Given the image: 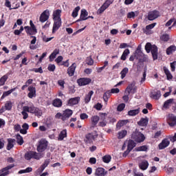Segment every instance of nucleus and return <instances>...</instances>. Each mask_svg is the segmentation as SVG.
Masks as SVG:
<instances>
[{
  "mask_svg": "<svg viewBox=\"0 0 176 176\" xmlns=\"http://www.w3.org/2000/svg\"><path fill=\"white\" fill-rule=\"evenodd\" d=\"M25 111H27L29 113H34L36 107L32 102H29L28 106H24Z\"/></svg>",
  "mask_w": 176,
  "mask_h": 176,
  "instance_id": "obj_23",
  "label": "nucleus"
},
{
  "mask_svg": "<svg viewBox=\"0 0 176 176\" xmlns=\"http://www.w3.org/2000/svg\"><path fill=\"white\" fill-rule=\"evenodd\" d=\"M67 137V129H64L58 135V140L63 141Z\"/></svg>",
  "mask_w": 176,
  "mask_h": 176,
  "instance_id": "obj_31",
  "label": "nucleus"
},
{
  "mask_svg": "<svg viewBox=\"0 0 176 176\" xmlns=\"http://www.w3.org/2000/svg\"><path fill=\"white\" fill-rule=\"evenodd\" d=\"M164 72H165L168 80L173 79V75H171L170 70H168L166 67H164Z\"/></svg>",
  "mask_w": 176,
  "mask_h": 176,
  "instance_id": "obj_43",
  "label": "nucleus"
},
{
  "mask_svg": "<svg viewBox=\"0 0 176 176\" xmlns=\"http://www.w3.org/2000/svg\"><path fill=\"white\" fill-rule=\"evenodd\" d=\"M63 60H64L63 56H59L55 59V62L56 63V64H58V65H60V64L62 63Z\"/></svg>",
  "mask_w": 176,
  "mask_h": 176,
  "instance_id": "obj_57",
  "label": "nucleus"
},
{
  "mask_svg": "<svg viewBox=\"0 0 176 176\" xmlns=\"http://www.w3.org/2000/svg\"><path fill=\"white\" fill-rule=\"evenodd\" d=\"M129 54L130 50L129 49L125 50L121 56V60H122V61H126V58Z\"/></svg>",
  "mask_w": 176,
  "mask_h": 176,
  "instance_id": "obj_42",
  "label": "nucleus"
},
{
  "mask_svg": "<svg viewBox=\"0 0 176 176\" xmlns=\"http://www.w3.org/2000/svg\"><path fill=\"white\" fill-rule=\"evenodd\" d=\"M145 50L147 53L151 52L153 60H157V47L156 45H152L151 43H147L145 45Z\"/></svg>",
  "mask_w": 176,
  "mask_h": 176,
  "instance_id": "obj_2",
  "label": "nucleus"
},
{
  "mask_svg": "<svg viewBox=\"0 0 176 176\" xmlns=\"http://www.w3.org/2000/svg\"><path fill=\"white\" fill-rule=\"evenodd\" d=\"M124 108H126V104L124 103H121L118 106L117 111L118 112H122Z\"/></svg>",
  "mask_w": 176,
  "mask_h": 176,
  "instance_id": "obj_55",
  "label": "nucleus"
},
{
  "mask_svg": "<svg viewBox=\"0 0 176 176\" xmlns=\"http://www.w3.org/2000/svg\"><path fill=\"white\" fill-rule=\"evenodd\" d=\"M140 108L133 110H130L129 111H128V115L129 116H136V115H138V113H140Z\"/></svg>",
  "mask_w": 176,
  "mask_h": 176,
  "instance_id": "obj_39",
  "label": "nucleus"
},
{
  "mask_svg": "<svg viewBox=\"0 0 176 176\" xmlns=\"http://www.w3.org/2000/svg\"><path fill=\"white\" fill-rule=\"evenodd\" d=\"M86 64H87V65H93L94 64V60H93L91 56L87 58Z\"/></svg>",
  "mask_w": 176,
  "mask_h": 176,
  "instance_id": "obj_53",
  "label": "nucleus"
},
{
  "mask_svg": "<svg viewBox=\"0 0 176 176\" xmlns=\"http://www.w3.org/2000/svg\"><path fill=\"white\" fill-rule=\"evenodd\" d=\"M79 10H80V6H77L74 9L72 14V16L74 17V19H75V17H78V13H79Z\"/></svg>",
  "mask_w": 176,
  "mask_h": 176,
  "instance_id": "obj_47",
  "label": "nucleus"
},
{
  "mask_svg": "<svg viewBox=\"0 0 176 176\" xmlns=\"http://www.w3.org/2000/svg\"><path fill=\"white\" fill-rule=\"evenodd\" d=\"M72 113H74V111H72V110L69 109H65L63 113V120H67V119L71 118V116H72Z\"/></svg>",
  "mask_w": 176,
  "mask_h": 176,
  "instance_id": "obj_19",
  "label": "nucleus"
},
{
  "mask_svg": "<svg viewBox=\"0 0 176 176\" xmlns=\"http://www.w3.org/2000/svg\"><path fill=\"white\" fill-rule=\"evenodd\" d=\"M170 39V36L168 34H164L161 36V40L164 42H167Z\"/></svg>",
  "mask_w": 176,
  "mask_h": 176,
  "instance_id": "obj_59",
  "label": "nucleus"
},
{
  "mask_svg": "<svg viewBox=\"0 0 176 176\" xmlns=\"http://www.w3.org/2000/svg\"><path fill=\"white\" fill-rule=\"evenodd\" d=\"M128 74H129V69L127 67L123 68L122 70L120 73L121 79H124V78H126V76Z\"/></svg>",
  "mask_w": 176,
  "mask_h": 176,
  "instance_id": "obj_35",
  "label": "nucleus"
},
{
  "mask_svg": "<svg viewBox=\"0 0 176 176\" xmlns=\"http://www.w3.org/2000/svg\"><path fill=\"white\" fill-rule=\"evenodd\" d=\"M47 69H48V71H50L51 72H54V71L56 70V65H49Z\"/></svg>",
  "mask_w": 176,
  "mask_h": 176,
  "instance_id": "obj_61",
  "label": "nucleus"
},
{
  "mask_svg": "<svg viewBox=\"0 0 176 176\" xmlns=\"http://www.w3.org/2000/svg\"><path fill=\"white\" fill-rule=\"evenodd\" d=\"M138 167L140 170H142V171H145V170H148L149 167V162H148L146 160H141L138 164Z\"/></svg>",
  "mask_w": 176,
  "mask_h": 176,
  "instance_id": "obj_12",
  "label": "nucleus"
},
{
  "mask_svg": "<svg viewBox=\"0 0 176 176\" xmlns=\"http://www.w3.org/2000/svg\"><path fill=\"white\" fill-rule=\"evenodd\" d=\"M28 111H25V109L23 107V111H21V114L23 115V119L25 120L28 118Z\"/></svg>",
  "mask_w": 176,
  "mask_h": 176,
  "instance_id": "obj_58",
  "label": "nucleus"
},
{
  "mask_svg": "<svg viewBox=\"0 0 176 176\" xmlns=\"http://www.w3.org/2000/svg\"><path fill=\"white\" fill-rule=\"evenodd\" d=\"M80 101V97H76L70 98L67 102L69 107H74V105H78Z\"/></svg>",
  "mask_w": 176,
  "mask_h": 176,
  "instance_id": "obj_18",
  "label": "nucleus"
},
{
  "mask_svg": "<svg viewBox=\"0 0 176 176\" xmlns=\"http://www.w3.org/2000/svg\"><path fill=\"white\" fill-rule=\"evenodd\" d=\"M148 150V147L146 146H140L139 147L135 148V151L137 152H142Z\"/></svg>",
  "mask_w": 176,
  "mask_h": 176,
  "instance_id": "obj_52",
  "label": "nucleus"
},
{
  "mask_svg": "<svg viewBox=\"0 0 176 176\" xmlns=\"http://www.w3.org/2000/svg\"><path fill=\"white\" fill-rule=\"evenodd\" d=\"M111 159H112V157H111V155H106L102 157V162H104V163H109V162H111Z\"/></svg>",
  "mask_w": 176,
  "mask_h": 176,
  "instance_id": "obj_50",
  "label": "nucleus"
},
{
  "mask_svg": "<svg viewBox=\"0 0 176 176\" xmlns=\"http://www.w3.org/2000/svg\"><path fill=\"white\" fill-rule=\"evenodd\" d=\"M8 145H7V150L10 151L14 146V144H16V140L12 139V138H8Z\"/></svg>",
  "mask_w": 176,
  "mask_h": 176,
  "instance_id": "obj_26",
  "label": "nucleus"
},
{
  "mask_svg": "<svg viewBox=\"0 0 176 176\" xmlns=\"http://www.w3.org/2000/svg\"><path fill=\"white\" fill-rule=\"evenodd\" d=\"M170 145V140L168 139H164L161 143L158 145L159 149H164Z\"/></svg>",
  "mask_w": 176,
  "mask_h": 176,
  "instance_id": "obj_24",
  "label": "nucleus"
},
{
  "mask_svg": "<svg viewBox=\"0 0 176 176\" xmlns=\"http://www.w3.org/2000/svg\"><path fill=\"white\" fill-rule=\"evenodd\" d=\"M52 19L54 21L52 34H56L63 24V21H61V10H56L54 11Z\"/></svg>",
  "mask_w": 176,
  "mask_h": 176,
  "instance_id": "obj_1",
  "label": "nucleus"
},
{
  "mask_svg": "<svg viewBox=\"0 0 176 176\" xmlns=\"http://www.w3.org/2000/svg\"><path fill=\"white\" fill-rule=\"evenodd\" d=\"M149 122V119L148 118H141L140 120L138 122L139 126H142V127H145V126L148 125V122Z\"/></svg>",
  "mask_w": 176,
  "mask_h": 176,
  "instance_id": "obj_29",
  "label": "nucleus"
},
{
  "mask_svg": "<svg viewBox=\"0 0 176 176\" xmlns=\"http://www.w3.org/2000/svg\"><path fill=\"white\" fill-rule=\"evenodd\" d=\"M156 25V23H151L148 25L146 26V28L143 29L144 34H146V35H151V34H153V32H152L153 28H155Z\"/></svg>",
  "mask_w": 176,
  "mask_h": 176,
  "instance_id": "obj_13",
  "label": "nucleus"
},
{
  "mask_svg": "<svg viewBox=\"0 0 176 176\" xmlns=\"http://www.w3.org/2000/svg\"><path fill=\"white\" fill-rule=\"evenodd\" d=\"M49 17H50V12L49 10H45L43 12L41 13L39 21L41 23H45L49 20Z\"/></svg>",
  "mask_w": 176,
  "mask_h": 176,
  "instance_id": "obj_9",
  "label": "nucleus"
},
{
  "mask_svg": "<svg viewBox=\"0 0 176 176\" xmlns=\"http://www.w3.org/2000/svg\"><path fill=\"white\" fill-rule=\"evenodd\" d=\"M106 118L107 113H104L100 115V120L102 121L99 122L98 126L100 127H105L107 126V121H105Z\"/></svg>",
  "mask_w": 176,
  "mask_h": 176,
  "instance_id": "obj_25",
  "label": "nucleus"
},
{
  "mask_svg": "<svg viewBox=\"0 0 176 176\" xmlns=\"http://www.w3.org/2000/svg\"><path fill=\"white\" fill-rule=\"evenodd\" d=\"M52 104L54 105V107H56L57 108H60V107H61L63 105V102L60 99H55L53 101Z\"/></svg>",
  "mask_w": 176,
  "mask_h": 176,
  "instance_id": "obj_44",
  "label": "nucleus"
},
{
  "mask_svg": "<svg viewBox=\"0 0 176 176\" xmlns=\"http://www.w3.org/2000/svg\"><path fill=\"white\" fill-rule=\"evenodd\" d=\"M113 3V0H106L104 3L97 10V14H102Z\"/></svg>",
  "mask_w": 176,
  "mask_h": 176,
  "instance_id": "obj_4",
  "label": "nucleus"
},
{
  "mask_svg": "<svg viewBox=\"0 0 176 176\" xmlns=\"http://www.w3.org/2000/svg\"><path fill=\"white\" fill-rule=\"evenodd\" d=\"M42 157H43V156L41 153H36L35 151H28L25 154V160H30L31 159L39 160V159H42Z\"/></svg>",
  "mask_w": 176,
  "mask_h": 176,
  "instance_id": "obj_3",
  "label": "nucleus"
},
{
  "mask_svg": "<svg viewBox=\"0 0 176 176\" xmlns=\"http://www.w3.org/2000/svg\"><path fill=\"white\" fill-rule=\"evenodd\" d=\"M12 104L11 101H7L5 104V108L7 111L12 109Z\"/></svg>",
  "mask_w": 176,
  "mask_h": 176,
  "instance_id": "obj_54",
  "label": "nucleus"
},
{
  "mask_svg": "<svg viewBox=\"0 0 176 176\" xmlns=\"http://www.w3.org/2000/svg\"><path fill=\"white\" fill-rule=\"evenodd\" d=\"M8 78H9V76H8V74H6L0 78V87L3 86L5 85L6 82V80H8Z\"/></svg>",
  "mask_w": 176,
  "mask_h": 176,
  "instance_id": "obj_48",
  "label": "nucleus"
},
{
  "mask_svg": "<svg viewBox=\"0 0 176 176\" xmlns=\"http://www.w3.org/2000/svg\"><path fill=\"white\" fill-rule=\"evenodd\" d=\"M99 121L100 117H98V116H94L91 118V122L93 127H96Z\"/></svg>",
  "mask_w": 176,
  "mask_h": 176,
  "instance_id": "obj_30",
  "label": "nucleus"
},
{
  "mask_svg": "<svg viewBox=\"0 0 176 176\" xmlns=\"http://www.w3.org/2000/svg\"><path fill=\"white\" fill-rule=\"evenodd\" d=\"M162 94H160V91H157L156 92H152L150 95V97L154 100H159Z\"/></svg>",
  "mask_w": 176,
  "mask_h": 176,
  "instance_id": "obj_32",
  "label": "nucleus"
},
{
  "mask_svg": "<svg viewBox=\"0 0 176 176\" xmlns=\"http://www.w3.org/2000/svg\"><path fill=\"white\" fill-rule=\"evenodd\" d=\"M109 97H111V91H107L103 95V99L105 101V102H108V98H109Z\"/></svg>",
  "mask_w": 176,
  "mask_h": 176,
  "instance_id": "obj_51",
  "label": "nucleus"
},
{
  "mask_svg": "<svg viewBox=\"0 0 176 176\" xmlns=\"http://www.w3.org/2000/svg\"><path fill=\"white\" fill-rule=\"evenodd\" d=\"M15 91H16V88H12L7 91H4L1 96V100H3V98H5L6 97H8V96H10L11 93Z\"/></svg>",
  "mask_w": 176,
  "mask_h": 176,
  "instance_id": "obj_38",
  "label": "nucleus"
},
{
  "mask_svg": "<svg viewBox=\"0 0 176 176\" xmlns=\"http://www.w3.org/2000/svg\"><path fill=\"white\" fill-rule=\"evenodd\" d=\"M94 94V92L93 91H90L85 98V104H88V102H90V100H91V96Z\"/></svg>",
  "mask_w": 176,
  "mask_h": 176,
  "instance_id": "obj_36",
  "label": "nucleus"
},
{
  "mask_svg": "<svg viewBox=\"0 0 176 176\" xmlns=\"http://www.w3.org/2000/svg\"><path fill=\"white\" fill-rule=\"evenodd\" d=\"M146 79V69H144V72L142 74V77L141 78L140 80V84L142 85V83H144V82H145Z\"/></svg>",
  "mask_w": 176,
  "mask_h": 176,
  "instance_id": "obj_56",
  "label": "nucleus"
},
{
  "mask_svg": "<svg viewBox=\"0 0 176 176\" xmlns=\"http://www.w3.org/2000/svg\"><path fill=\"white\" fill-rule=\"evenodd\" d=\"M159 16H160V13L159 12V11L153 10V11L148 12V20L152 21L153 20L157 19V17H159Z\"/></svg>",
  "mask_w": 176,
  "mask_h": 176,
  "instance_id": "obj_14",
  "label": "nucleus"
},
{
  "mask_svg": "<svg viewBox=\"0 0 176 176\" xmlns=\"http://www.w3.org/2000/svg\"><path fill=\"white\" fill-rule=\"evenodd\" d=\"M33 113L35 115V116H37V118H41L43 113L42 112V110L36 107V108H34Z\"/></svg>",
  "mask_w": 176,
  "mask_h": 176,
  "instance_id": "obj_41",
  "label": "nucleus"
},
{
  "mask_svg": "<svg viewBox=\"0 0 176 176\" xmlns=\"http://www.w3.org/2000/svg\"><path fill=\"white\" fill-rule=\"evenodd\" d=\"M89 16V12L85 9L81 10L80 19L77 20V22L79 21H85V20H87L89 19L87 16Z\"/></svg>",
  "mask_w": 176,
  "mask_h": 176,
  "instance_id": "obj_17",
  "label": "nucleus"
},
{
  "mask_svg": "<svg viewBox=\"0 0 176 176\" xmlns=\"http://www.w3.org/2000/svg\"><path fill=\"white\" fill-rule=\"evenodd\" d=\"M129 123V120H120L116 124L117 129L118 130H120V127H123V126H126V124Z\"/></svg>",
  "mask_w": 176,
  "mask_h": 176,
  "instance_id": "obj_34",
  "label": "nucleus"
},
{
  "mask_svg": "<svg viewBox=\"0 0 176 176\" xmlns=\"http://www.w3.org/2000/svg\"><path fill=\"white\" fill-rule=\"evenodd\" d=\"M134 148H135V142L133 140H129L127 142V150L123 153V157H126Z\"/></svg>",
  "mask_w": 176,
  "mask_h": 176,
  "instance_id": "obj_7",
  "label": "nucleus"
},
{
  "mask_svg": "<svg viewBox=\"0 0 176 176\" xmlns=\"http://www.w3.org/2000/svg\"><path fill=\"white\" fill-rule=\"evenodd\" d=\"M173 101H174V99H169L166 100L164 104V108H165L166 109L170 108V106L173 104L174 103Z\"/></svg>",
  "mask_w": 176,
  "mask_h": 176,
  "instance_id": "obj_37",
  "label": "nucleus"
},
{
  "mask_svg": "<svg viewBox=\"0 0 176 176\" xmlns=\"http://www.w3.org/2000/svg\"><path fill=\"white\" fill-rule=\"evenodd\" d=\"M167 123L170 127H174L176 124V116L173 114H168L166 117Z\"/></svg>",
  "mask_w": 176,
  "mask_h": 176,
  "instance_id": "obj_10",
  "label": "nucleus"
},
{
  "mask_svg": "<svg viewBox=\"0 0 176 176\" xmlns=\"http://www.w3.org/2000/svg\"><path fill=\"white\" fill-rule=\"evenodd\" d=\"M175 65H176V61H173V63H170V68L173 72L175 71Z\"/></svg>",
  "mask_w": 176,
  "mask_h": 176,
  "instance_id": "obj_64",
  "label": "nucleus"
},
{
  "mask_svg": "<svg viewBox=\"0 0 176 176\" xmlns=\"http://www.w3.org/2000/svg\"><path fill=\"white\" fill-rule=\"evenodd\" d=\"M29 93L28 94V97L29 98H34V97H36V89L33 86H30L28 88Z\"/></svg>",
  "mask_w": 176,
  "mask_h": 176,
  "instance_id": "obj_16",
  "label": "nucleus"
},
{
  "mask_svg": "<svg viewBox=\"0 0 176 176\" xmlns=\"http://www.w3.org/2000/svg\"><path fill=\"white\" fill-rule=\"evenodd\" d=\"M76 69V63H74L67 69V74L69 75V76H74V75H75Z\"/></svg>",
  "mask_w": 176,
  "mask_h": 176,
  "instance_id": "obj_20",
  "label": "nucleus"
},
{
  "mask_svg": "<svg viewBox=\"0 0 176 176\" xmlns=\"http://www.w3.org/2000/svg\"><path fill=\"white\" fill-rule=\"evenodd\" d=\"M24 29L26 31L28 35H35L38 32L36 31V28H30V26H25Z\"/></svg>",
  "mask_w": 176,
  "mask_h": 176,
  "instance_id": "obj_21",
  "label": "nucleus"
},
{
  "mask_svg": "<svg viewBox=\"0 0 176 176\" xmlns=\"http://www.w3.org/2000/svg\"><path fill=\"white\" fill-rule=\"evenodd\" d=\"M13 167H14V164H11L3 168L1 170H0V176L9 175V170H11V168H13Z\"/></svg>",
  "mask_w": 176,
  "mask_h": 176,
  "instance_id": "obj_15",
  "label": "nucleus"
},
{
  "mask_svg": "<svg viewBox=\"0 0 176 176\" xmlns=\"http://www.w3.org/2000/svg\"><path fill=\"white\" fill-rule=\"evenodd\" d=\"M176 50V47L175 45H170L169 47L167 48L166 50V54L170 55L172 53H173V52H175Z\"/></svg>",
  "mask_w": 176,
  "mask_h": 176,
  "instance_id": "obj_46",
  "label": "nucleus"
},
{
  "mask_svg": "<svg viewBox=\"0 0 176 176\" xmlns=\"http://www.w3.org/2000/svg\"><path fill=\"white\" fill-rule=\"evenodd\" d=\"M97 137H98V134H97V132L87 133L85 136V142L87 144H91L93 141L96 140V138H97Z\"/></svg>",
  "mask_w": 176,
  "mask_h": 176,
  "instance_id": "obj_8",
  "label": "nucleus"
},
{
  "mask_svg": "<svg viewBox=\"0 0 176 176\" xmlns=\"http://www.w3.org/2000/svg\"><path fill=\"white\" fill-rule=\"evenodd\" d=\"M134 86L135 84L134 82L131 83L129 85L126 89V92L128 93V96L133 91V89H134Z\"/></svg>",
  "mask_w": 176,
  "mask_h": 176,
  "instance_id": "obj_45",
  "label": "nucleus"
},
{
  "mask_svg": "<svg viewBox=\"0 0 176 176\" xmlns=\"http://www.w3.org/2000/svg\"><path fill=\"white\" fill-rule=\"evenodd\" d=\"M58 86H60L61 89H64L65 87V81H64V80H58Z\"/></svg>",
  "mask_w": 176,
  "mask_h": 176,
  "instance_id": "obj_60",
  "label": "nucleus"
},
{
  "mask_svg": "<svg viewBox=\"0 0 176 176\" xmlns=\"http://www.w3.org/2000/svg\"><path fill=\"white\" fill-rule=\"evenodd\" d=\"M108 172L104 168H98L96 170L95 175L97 176H105Z\"/></svg>",
  "mask_w": 176,
  "mask_h": 176,
  "instance_id": "obj_22",
  "label": "nucleus"
},
{
  "mask_svg": "<svg viewBox=\"0 0 176 176\" xmlns=\"http://www.w3.org/2000/svg\"><path fill=\"white\" fill-rule=\"evenodd\" d=\"M32 41H30V50H35L36 49V45L34 44L36 43V37L32 36H30Z\"/></svg>",
  "mask_w": 176,
  "mask_h": 176,
  "instance_id": "obj_27",
  "label": "nucleus"
},
{
  "mask_svg": "<svg viewBox=\"0 0 176 176\" xmlns=\"http://www.w3.org/2000/svg\"><path fill=\"white\" fill-rule=\"evenodd\" d=\"M155 171H157V167L156 166H151L148 170L149 174H152L155 173Z\"/></svg>",
  "mask_w": 176,
  "mask_h": 176,
  "instance_id": "obj_62",
  "label": "nucleus"
},
{
  "mask_svg": "<svg viewBox=\"0 0 176 176\" xmlns=\"http://www.w3.org/2000/svg\"><path fill=\"white\" fill-rule=\"evenodd\" d=\"M14 129L15 131H20L21 132V126H20V124H16L14 126Z\"/></svg>",
  "mask_w": 176,
  "mask_h": 176,
  "instance_id": "obj_63",
  "label": "nucleus"
},
{
  "mask_svg": "<svg viewBox=\"0 0 176 176\" xmlns=\"http://www.w3.org/2000/svg\"><path fill=\"white\" fill-rule=\"evenodd\" d=\"M22 128L23 129H21V134H27V130L30 129V125L27 123H24L22 125Z\"/></svg>",
  "mask_w": 176,
  "mask_h": 176,
  "instance_id": "obj_40",
  "label": "nucleus"
},
{
  "mask_svg": "<svg viewBox=\"0 0 176 176\" xmlns=\"http://www.w3.org/2000/svg\"><path fill=\"white\" fill-rule=\"evenodd\" d=\"M47 148V142L45 139H41L38 141V145L37 146V151L39 153H42V152H45L46 148Z\"/></svg>",
  "mask_w": 176,
  "mask_h": 176,
  "instance_id": "obj_6",
  "label": "nucleus"
},
{
  "mask_svg": "<svg viewBox=\"0 0 176 176\" xmlns=\"http://www.w3.org/2000/svg\"><path fill=\"white\" fill-rule=\"evenodd\" d=\"M132 138L135 140L136 142H144V141H145V135L138 131H135L132 133Z\"/></svg>",
  "mask_w": 176,
  "mask_h": 176,
  "instance_id": "obj_5",
  "label": "nucleus"
},
{
  "mask_svg": "<svg viewBox=\"0 0 176 176\" xmlns=\"http://www.w3.org/2000/svg\"><path fill=\"white\" fill-rule=\"evenodd\" d=\"M60 53V49L56 48L55 49L53 52L50 55V61H53L56 57H57V54H59Z\"/></svg>",
  "mask_w": 176,
  "mask_h": 176,
  "instance_id": "obj_28",
  "label": "nucleus"
},
{
  "mask_svg": "<svg viewBox=\"0 0 176 176\" xmlns=\"http://www.w3.org/2000/svg\"><path fill=\"white\" fill-rule=\"evenodd\" d=\"M78 86H86L89 83H91V78H81L77 80Z\"/></svg>",
  "mask_w": 176,
  "mask_h": 176,
  "instance_id": "obj_11",
  "label": "nucleus"
},
{
  "mask_svg": "<svg viewBox=\"0 0 176 176\" xmlns=\"http://www.w3.org/2000/svg\"><path fill=\"white\" fill-rule=\"evenodd\" d=\"M126 135H127V131L122 130L118 133L117 138H118V140H122V139L124 138V137H126Z\"/></svg>",
  "mask_w": 176,
  "mask_h": 176,
  "instance_id": "obj_33",
  "label": "nucleus"
},
{
  "mask_svg": "<svg viewBox=\"0 0 176 176\" xmlns=\"http://www.w3.org/2000/svg\"><path fill=\"white\" fill-rule=\"evenodd\" d=\"M16 142L19 145H23L24 144V140L20 134L16 135Z\"/></svg>",
  "mask_w": 176,
  "mask_h": 176,
  "instance_id": "obj_49",
  "label": "nucleus"
}]
</instances>
